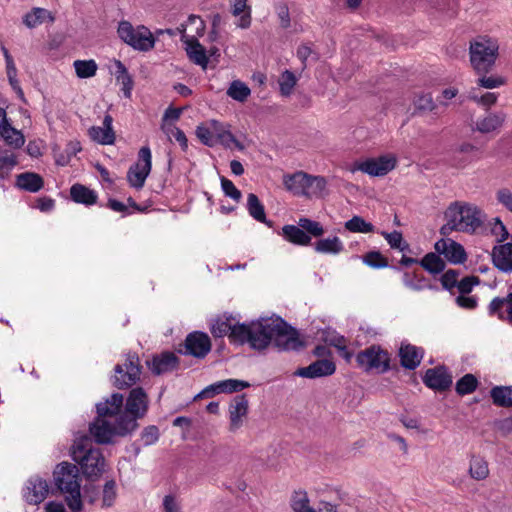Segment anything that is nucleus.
Segmentation results:
<instances>
[{
    "instance_id": "nucleus-41",
    "label": "nucleus",
    "mask_w": 512,
    "mask_h": 512,
    "mask_svg": "<svg viewBox=\"0 0 512 512\" xmlns=\"http://www.w3.org/2000/svg\"><path fill=\"white\" fill-rule=\"evenodd\" d=\"M16 185L20 189L35 193L43 187V179L36 173L26 172L17 176Z\"/></svg>"
},
{
    "instance_id": "nucleus-64",
    "label": "nucleus",
    "mask_w": 512,
    "mask_h": 512,
    "mask_svg": "<svg viewBox=\"0 0 512 512\" xmlns=\"http://www.w3.org/2000/svg\"><path fill=\"white\" fill-rule=\"evenodd\" d=\"M162 512H182L179 500L172 495H166L162 501Z\"/></svg>"
},
{
    "instance_id": "nucleus-37",
    "label": "nucleus",
    "mask_w": 512,
    "mask_h": 512,
    "mask_svg": "<svg viewBox=\"0 0 512 512\" xmlns=\"http://www.w3.org/2000/svg\"><path fill=\"white\" fill-rule=\"evenodd\" d=\"M455 154L457 156H462L457 165L459 167H465L467 164L479 160L481 152L475 144L471 142H462L455 149Z\"/></svg>"
},
{
    "instance_id": "nucleus-38",
    "label": "nucleus",
    "mask_w": 512,
    "mask_h": 512,
    "mask_svg": "<svg viewBox=\"0 0 512 512\" xmlns=\"http://www.w3.org/2000/svg\"><path fill=\"white\" fill-rule=\"evenodd\" d=\"M246 208L254 220L266 224L268 227L272 226V222L266 217L264 205L254 193L248 194Z\"/></svg>"
},
{
    "instance_id": "nucleus-29",
    "label": "nucleus",
    "mask_w": 512,
    "mask_h": 512,
    "mask_svg": "<svg viewBox=\"0 0 512 512\" xmlns=\"http://www.w3.org/2000/svg\"><path fill=\"white\" fill-rule=\"evenodd\" d=\"M424 356V350L421 347L409 343H402L399 349L401 365L410 370L416 369Z\"/></svg>"
},
{
    "instance_id": "nucleus-11",
    "label": "nucleus",
    "mask_w": 512,
    "mask_h": 512,
    "mask_svg": "<svg viewBox=\"0 0 512 512\" xmlns=\"http://www.w3.org/2000/svg\"><path fill=\"white\" fill-rule=\"evenodd\" d=\"M356 361L366 372L385 373L390 368L388 352L378 345H372L359 352Z\"/></svg>"
},
{
    "instance_id": "nucleus-62",
    "label": "nucleus",
    "mask_w": 512,
    "mask_h": 512,
    "mask_svg": "<svg viewBox=\"0 0 512 512\" xmlns=\"http://www.w3.org/2000/svg\"><path fill=\"white\" fill-rule=\"evenodd\" d=\"M363 262L366 265L373 267V268H381V267H385L387 265L385 258L379 252H376V251L367 253L363 257Z\"/></svg>"
},
{
    "instance_id": "nucleus-54",
    "label": "nucleus",
    "mask_w": 512,
    "mask_h": 512,
    "mask_svg": "<svg viewBox=\"0 0 512 512\" xmlns=\"http://www.w3.org/2000/svg\"><path fill=\"white\" fill-rule=\"evenodd\" d=\"M488 227L491 234L497 238V241L503 242L509 238L508 230L499 217L492 218L488 223Z\"/></svg>"
},
{
    "instance_id": "nucleus-13",
    "label": "nucleus",
    "mask_w": 512,
    "mask_h": 512,
    "mask_svg": "<svg viewBox=\"0 0 512 512\" xmlns=\"http://www.w3.org/2000/svg\"><path fill=\"white\" fill-rule=\"evenodd\" d=\"M113 385L118 389H125L135 384L141 374L139 358L135 354H129L123 365L115 366Z\"/></svg>"
},
{
    "instance_id": "nucleus-42",
    "label": "nucleus",
    "mask_w": 512,
    "mask_h": 512,
    "mask_svg": "<svg viewBox=\"0 0 512 512\" xmlns=\"http://www.w3.org/2000/svg\"><path fill=\"white\" fill-rule=\"evenodd\" d=\"M47 19L50 22L54 21V17L48 10L43 8H34L24 16L23 22L28 28H35L44 23Z\"/></svg>"
},
{
    "instance_id": "nucleus-60",
    "label": "nucleus",
    "mask_w": 512,
    "mask_h": 512,
    "mask_svg": "<svg viewBox=\"0 0 512 512\" xmlns=\"http://www.w3.org/2000/svg\"><path fill=\"white\" fill-rule=\"evenodd\" d=\"M481 75L482 76L477 81L480 87L486 89H494L505 84V79L501 76H485V74Z\"/></svg>"
},
{
    "instance_id": "nucleus-34",
    "label": "nucleus",
    "mask_w": 512,
    "mask_h": 512,
    "mask_svg": "<svg viewBox=\"0 0 512 512\" xmlns=\"http://www.w3.org/2000/svg\"><path fill=\"white\" fill-rule=\"evenodd\" d=\"M112 73L118 83L122 85V91L125 97L130 98L133 89V80L127 71L125 65L118 59L112 61Z\"/></svg>"
},
{
    "instance_id": "nucleus-59",
    "label": "nucleus",
    "mask_w": 512,
    "mask_h": 512,
    "mask_svg": "<svg viewBox=\"0 0 512 512\" xmlns=\"http://www.w3.org/2000/svg\"><path fill=\"white\" fill-rule=\"evenodd\" d=\"M469 99L486 108H490L494 104H496L498 99V94L494 92H487L482 96L476 95L473 91L469 94Z\"/></svg>"
},
{
    "instance_id": "nucleus-2",
    "label": "nucleus",
    "mask_w": 512,
    "mask_h": 512,
    "mask_svg": "<svg viewBox=\"0 0 512 512\" xmlns=\"http://www.w3.org/2000/svg\"><path fill=\"white\" fill-rule=\"evenodd\" d=\"M53 480L56 487L66 494L65 500L70 510L80 512L82 510V500L78 467L69 462H61L53 471Z\"/></svg>"
},
{
    "instance_id": "nucleus-40",
    "label": "nucleus",
    "mask_w": 512,
    "mask_h": 512,
    "mask_svg": "<svg viewBox=\"0 0 512 512\" xmlns=\"http://www.w3.org/2000/svg\"><path fill=\"white\" fill-rule=\"evenodd\" d=\"M70 196L76 203L93 205L97 201V193L81 184H74L70 189Z\"/></svg>"
},
{
    "instance_id": "nucleus-51",
    "label": "nucleus",
    "mask_w": 512,
    "mask_h": 512,
    "mask_svg": "<svg viewBox=\"0 0 512 512\" xmlns=\"http://www.w3.org/2000/svg\"><path fill=\"white\" fill-rule=\"evenodd\" d=\"M291 507L294 512H316V510L310 505L307 493L303 491L295 492L293 494Z\"/></svg>"
},
{
    "instance_id": "nucleus-32",
    "label": "nucleus",
    "mask_w": 512,
    "mask_h": 512,
    "mask_svg": "<svg viewBox=\"0 0 512 512\" xmlns=\"http://www.w3.org/2000/svg\"><path fill=\"white\" fill-rule=\"evenodd\" d=\"M212 132L214 134L215 145L220 143L227 148H231L234 145L238 149H243V146L234 137L227 126L220 123L219 121L212 120Z\"/></svg>"
},
{
    "instance_id": "nucleus-6",
    "label": "nucleus",
    "mask_w": 512,
    "mask_h": 512,
    "mask_svg": "<svg viewBox=\"0 0 512 512\" xmlns=\"http://www.w3.org/2000/svg\"><path fill=\"white\" fill-rule=\"evenodd\" d=\"M499 55L498 40L478 36L470 42L469 56L472 68L477 74H487L494 67Z\"/></svg>"
},
{
    "instance_id": "nucleus-5",
    "label": "nucleus",
    "mask_w": 512,
    "mask_h": 512,
    "mask_svg": "<svg viewBox=\"0 0 512 512\" xmlns=\"http://www.w3.org/2000/svg\"><path fill=\"white\" fill-rule=\"evenodd\" d=\"M72 459L78 463L87 478H97L105 471L106 461L100 449L93 448L87 436L74 440L71 448Z\"/></svg>"
},
{
    "instance_id": "nucleus-27",
    "label": "nucleus",
    "mask_w": 512,
    "mask_h": 512,
    "mask_svg": "<svg viewBox=\"0 0 512 512\" xmlns=\"http://www.w3.org/2000/svg\"><path fill=\"white\" fill-rule=\"evenodd\" d=\"M249 386L250 384L243 380L226 379L207 386L198 396H214L220 393L238 392Z\"/></svg>"
},
{
    "instance_id": "nucleus-43",
    "label": "nucleus",
    "mask_w": 512,
    "mask_h": 512,
    "mask_svg": "<svg viewBox=\"0 0 512 512\" xmlns=\"http://www.w3.org/2000/svg\"><path fill=\"white\" fill-rule=\"evenodd\" d=\"M490 394L493 403L497 406H512V386H496L492 388Z\"/></svg>"
},
{
    "instance_id": "nucleus-47",
    "label": "nucleus",
    "mask_w": 512,
    "mask_h": 512,
    "mask_svg": "<svg viewBox=\"0 0 512 512\" xmlns=\"http://www.w3.org/2000/svg\"><path fill=\"white\" fill-rule=\"evenodd\" d=\"M76 75L81 78H91L95 76L98 66L95 60H76L73 63Z\"/></svg>"
},
{
    "instance_id": "nucleus-52",
    "label": "nucleus",
    "mask_w": 512,
    "mask_h": 512,
    "mask_svg": "<svg viewBox=\"0 0 512 512\" xmlns=\"http://www.w3.org/2000/svg\"><path fill=\"white\" fill-rule=\"evenodd\" d=\"M161 129L170 140L174 138L180 144L182 150L185 151L187 149L188 140L181 129L174 126L172 123H162Z\"/></svg>"
},
{
    "instance_id": "nucleus-25",
    "label": "nucleus",
    "mask_w": 512,
    "mask_h": 512,
    "mask_svg": "<svg viewBox=\"0 0 512 512\" xmlns=\"http://www.w3.org/2000/svg\"><path fill=\"white\" fill-rule=\"evenodd\" d=\"M423 382L431 389L444 391L451 386L452 377L444 367H436L426 371Z\"/></svg>"
},
{
    "instance_id": "nucleus-8",
    "label": "nucleus",
    "mask_w": 512,
    "mask_h": 512,
    "mask_svg": "<svg viewBox=\"0 0 512 512\" xmlns=\"http://www.w3.org/2000/svg\"><path fill=\"white\" fill-rule=\"evenodd\" d=\"M117 35L125 44L140 52L152 50L156 43L149 28L144 25L133 26L127 20L118 23Z\"/></svg>"
},
{
    "instance_id": "nucleus-19",
    "label": "nucleus",
    "mask_w": 512,
    "mask_h": 512,
    "mask_svg": "<svg viewBox=\"0 0 512 512\" xmlns=\"http://www.w3.org/2000/svg\"><path fill=\"white\" fill-rule=\"evenodd\" d=\"M435 250L453 264H462L467 254L464 247L452 239H440L435 243Z\"/></svg>"
},
{
    "instance_id": "nucleus-36",
    "label": "nucleus",
    "mask_w": 512,
    "mask_h": 512,
    "mask_svg": "<svg viewBox=\"0 0 512 512\" xmlns=\"http://www.w3.org/2000/svg\"><path fill=\"white\" fill-rule=\"evenodd\" d=\"M314 250L321 254L338 255L344 251V244L338 236L322 238L314 243Z\"/></svg>"
},
{
    "instance_id": "nucleus-23",
    "label": "nucleus",
    "mask_w": 512,
    "mask_h": 512,
    "mask_svg": "<svg viewBox=\"0 0 512 512\" xmlns=\"http://www.w3.org/2000/svg\"><path fill=\"white\" fill-rule=\"evenodd\" d=\"M0 136L7 145L14 148H20L25 143L23 134L12 127L7 118L6 111L2 107H0Z\"/></svg>"
},
{
    "instance_id": "nucleus-3",
    "label": "nucleus",
    "mask_w": 512,
    "mask_h": 512,
    "mask_svg": "<svg viewBox=\"0 0 512 512\" xmlns=\"http://www.w3.org/2000/svg\"><path fill=\"white\" fill-rule=\"evenodd\" d=\"M277 328L276 318H262L249 324L242 323L234 335L237 336V343H248L252 349L262 351L272 344L273 332Z\"/></svg>"
},
{
    "instance_id": "nucleus-15",
    "label": "nucleus",
    "mask_w": 512,
    "mask_h": 512,
    "mask_svg": "<svg viewBox=\"0 0 512 512\" xmlns=\"http://www.w3.org/2000/svg\"><path fill=\"white\" fill-rule=\"evenodd\" d=\"M507 119L503 111H489L479 117L470 125L472 132H478L484 135H496L500 133Z\"/></svg>"
},
{
    "instance_id": "nucleus-61",
    "label": "nucleus",
    "mask_w": 512,
    "mask_h": 512,
    "mask_svg": "<svg viewBox=\"0 0 512 512\" xmlns=\"http://www.w3.org/2000/svg\"><path fill=\"white\" fill-rule=\"evenodd\" d=\"M221 187L226 196L232 198L237 202L240 201L242 196L241 192L231 180L224 177L221 178Z\"/></svg>"
},
{
    "instance_id": "nucleus-10",
    "label": "nucleus",
    "mask_w": 512,
    "mask_h": 512,
    "mask_svg": "<svg viewBox=\"0 0 512 512\" xmlns=\"http://www.w3.org/2000/svg\"><path fill=\"white\" fill-rule=\"evenodd\" d=\"M397 162L395 154L386 153L378 157L356 160L347 167V170L353 174L360 171L370 177H383L395 169Z\"/></svg>"
},
{
    "instance_id": "nucleus-4",
    "label": "nucleus",
    "mask_w": 512,
    "mask_h": 512,
    "mask_svg": "<svg viewBox=\"0 0 512 512\" xmlns=\"http://www.w3.org/2000/svg\"><path fill=\"white\" fill-rule=\"evenodd\" d=\"M283 185L295 196L308 199H322L329 193L328 181L324 176L311 175L303 171L284 175Z\"/></svg>"
},
{
    "instance_id": "nucleus-30",
    "label": "nucleus",
    "mask_w": 512,
    "mask_h": 512,
    "mask_svg": "<svg viewBox=\"0 0 512 512\" xmlns=\"http://www.w3.org/2000/svg\"><path fill=\"white\" fill-rule=\"evenodd\" d=\"M492 258L495 266L501 271H512V242L494 247Z\"/></svg>"
},
{
    "instance_id": "nucleus-14",
    "label": "nucleus",
    "mask_w": 512,
    "mask_h": 512,
    "mask_svg": "<svg viewBox=\"0 0 512 512\" xmlns=\"http://www.w3.org/2000/svg\"><path fill=\"white\" fill-rule=\"evenodd\" d=\"M152 167V155L149 147H142L138 153V161L129 168L127 180L129 184L136 188H142L146 178L150 174Z\"/></svg>"
},
{
    "instance_id": "nucleus-56",
    "label": "nucleus",
    "mask_w": 512,
    "mask_h": 512,
    "mask_svg": "<svg viewBox=\"0 0 512 512\" xmlns=\"http://www.w3.org/2000/svg\"><path fill=\"white\" fill-rule=\"evenodd\" d=\"M381 234L386 239L391 248L398 249L400 251H405L408 249V243L404 241L401 232H382Z\"/></svg>"
},
{
    "instance_id": "nucleus-21",
    "label": "nucleus",
    "mask_w": 512,
    "mask_h": 512,
    "mask_svg": "<svg viewBox=\"0 0 512 512\" xmlns=\"http://www.w3.org/2000/svg\"><path fill=\"white\" fill-rule=\"evenodd\" d=\"M248 413V400L244 395L237 396L229 406V431L237 432Z\"/></svg>"
},
{
    "instance_id": "nucleus-50",
    "label": "nucleus",
    "mask_w": 512,
    "mask_h": 512,
    "mask_svg": "<svg viewBox=\"0 0 512 512\" xmlns=\"http://www.w3.org/2000/svg\"><path fill=\"white\" fill-rule=\"evenodd\" d=\"M181 25L186 26V34L188 37H198L203 36L205 31V22L197 15H190L186 21V23H182Z\"/></svg>"
},
{
    "instance_id": "nucleus-20",
    "label": "nucleus",
    "mask_w": 512,
    "mask_h": 512,
    "mask_svg": "<svg viewBox=\"0 0 512 512\" xmlns=\"http://www.w3.org/2000/svg\"><path fill=\"white\" fill-rule=\"evenodd\" d=\"M186 353L197 358H204L211 350V341L204 332L190 333L185 340Z\"/></svg>"
},
{
    "instance_id": "nucleus-26",
    "label": "nucleus",
    "mask_w": 512,
    "mask_h": 512,
    "mask_svg": "<svg viewBox=\"0 0 512 512\" xmlns=\"http://www.w3.org/2000/svg\"><path fill=\"white\" fill-rule=\"evenodd\" d=\"M123 400L124 398L122 394L114 393L105 402L98 403L96 406L98 417L116 422V419H119L121 415H125L124 413H121Z\"/></svg>"
},
{
    "instance_id": "nucleus-45",
    "label": "nucleus",
    "mask_w": 512,
    "mask_h": 512,
    "mask_svg": "<svg viewBox=\"0 0 512 512\" xmlns=\"http://www.w3.org/2000/svg\"><path fill=\"white\" fill-rule=\"evenodd\" d=\"M419 264L431 274H438L445 268V262L436 253L426 254L424 258L419 261Z\"/></svg>"
},
{
    "instance_id": "nucleus-39",
    "label": "nucleus",
    "mask_w": 512,
    "mask_h": 512,
    "mask_svg": "<svg viewBox=\"0 0 512 512\" xmlns=\"http://www.w3.org/2000/svg\"><path fill=\"white\" fill-rule=\"evenodd\" d=\"M231 12L234 16H240L237 27L247 29L251 25V8L247 0H230Z\"/></svg>"
},
{
    "instance_id": "nucleus-1",
    "label": "nucleus",
    "mask_w": 512,
    "mask_h": 512,
    "mask_svg": "<svg viewBox=\"0 0 512 512\" xmlns=\"http://www.w3.org/2000/svg\"><path fill=\"white\" fill-rule=\"evenodd\" d=\"M446 223L441 227L442 235L452 231L474 234L484 225L485 212L476 204L466 201H455L445 211Z\"/></svg>"
},
{
    "instance_id": "nucleus-58",
    "label": "nucleus",
    "mask_w": 512,
    "mask_h": 512,
    "mask_svg": "<svg viewBox=\"0 0 512 512\" xmlns=\"http://www.w3.org/2000/svg\"><path fill=\"white\" fill-rule=\"evenodd\" d=\"M116 484L113 480L107 481L102 492V507H111L116 500Z\"/></svg>"
},
{
    "instance_id": "nucleus-28",
    "label": "nucleus",
    "mask_w": 512,
    "mask_h": 512,
    "mask_svg": "<svg viewBox=\"0 0 512 512\" xmlns=\"http://www.w3.org/2000/svg\"><path fill=\"white\" fill-rule=\"evenodd\" d=\"M113 119L106 115L102 126H92L88 133L90 138L101 145H111L115 141V133L112 128Z\"/></svg>"
},
{
    "instance_id": "nucleus-46",
    "label": "nucleus",
    "mask_w": 512,
    "mask_h": 512,
    "mask_svg": "<svg viewBox=\"0 0 512 512\" xmlns=\"http://www.w3.org/2000/svg\"><path fill=\"white\" fill-rule=\"evenodd\" d=\"M227 95L235 101L244 102L251 94L250 88L240 80L231 82L227 89Z\"/></svg>"
},
{
    "instance_id": "nucleus-16",
    "label": "nucleus",
    "mask_w": 512,
    "mask_h": 512,
    "mask_svg": "<svg viewBox=\"0 0 512 512\" xmlns=\"http://www.w3.org/2000/svg\"><path fill=\"white\" fill-rule=\"evenodd\" d=\"M49 494V484L47 480L39 477H30L22 490L24 500L30 505L42 503Z\"/></svg>"
},
{
    "instance_id": "nucleus-22",
    "label": "nucleus",
    "mask_w": 512,
    "mask_h": 512,
    "mask_svg": "<svg viewBox=\"0 0 512 512\" xmlns=\"http://www.w3.org/2000/svg\"><path fill=\"white\" fill-rule=\"evenodd\" d=\"M336 370L335 363L330 359H321L311 363L307 367L299 368L295 375L304 378H319L332 375Z\"/></svg>"
},
{
    "instance_id": "nucleus-17",
    "label": "nucleus",
    "mask_w": 512,
    "mask_h": 512,
    "mask_svg": "<svg viewBox=\"0 0 512 512\" xmlns=\"http://www.w3.org/2000/svg\"><path fill=\"white\" fill-rule=\"evenodd\" d=\"M126 415L120 417H127L135 421L137 418L143 417L148 409V397L141 387L134 388L130 391L126 400ZM136 422H134V427Z\"/></svg>"
},
{
    "instance_id": "nucleus-44",
    "label": "nucleus",
    "mask_w": 512,
    "mask_h": 512,
    "mask_svg": "<svg viewBox=\"0 0 512 512\" xmlns=\"http://www.w3.org/2000/svg\"><path fill=\"white\" fill-rule=\"evenodd\" d=\"M344 228L352 233H372L375 231V227L372 223L367 222L361 216H353L351 219L344 223Z\"/></svg>"
},
{
    "instance_id": "nucleus-55",
    "label": "nucleus",
    "mask_w": 512,
    "mask_h": 512,
    "mask_svg": "<svg viewBox=\"0 0 512 512\" xmlns=\"http://www.w3.org/2000/svg\"><path fill=\"white\" fill-rule=\"evenodd\" d=\"M196 135L203 144L210 147L214 146L215 139L212 132V120L208 121L204 125L198 126L196 129Z\"/></svg>"
},
{
    "instance_id": "nucleus-7",
    "label": "nucleus",
    "mask_w": 512,
    "mask_h": 512,
    "mask_svg": "<svg viewBox=\"0 0 512 512\" xmlns=\"http://www.w3.org/2000/svg\"><path fill=\"white\" fill-rule=\"evenodd\" d=\"M133 429L134 421L127 417H119V419H116V422L97 417L89 427L91 435L99 444H108L114 436H124Z\"/></svg>"
},
{
    "instance_id": "nucleus-63",
    "label": "nucleus",
    "mask_w": 512,
    "mask_h": 512,
    "mask_svg": "<svg viewBox=\"0 0 512 512\" xmlns=\"http://www.w3.org/2000/svg\"><path fill=\"white\" fill-rule=\"evenodd\" d=\"M479 283V280L475 276H468L464 277L461 280L458 281L457 289L460 293V295H467L469 294L473 287Z\"/></svg>"
},
{
    "instance_id": "nucleus-18",
    "label": "nucleus",
    "mask_w": 512,
    "mask_h": 512,
    "mask_svg": "<svg viewBox=\"0 0 512 512\" xmlns=\"http://www.w3.org/2000/svg\"><path fill=\"white\" fill-rule=\"evenodd\" d=\"M177 30L181 35V40L185 44V50L187 52L189 59L193 63L201 66L203 69H206L208 65V57L206 55L205 48L199 43L198 39H196L195 37H188V34H186L185 25H179L177 27Z\"/></svg>"
},
{
    "instance_id": "nucleus-35",
    "label": "nucleus",
    "mask_w": 512,
    "mask_h": 512,
    "mask_svg": "<svg viewBox=\"0 0 512 512\" xmlns=\"http://www.w3.org/2000/svg\"><path fill=\"white\" fill-rule=\"evenodd\" d=\"M488 462L480 455H471L469 459L468 474L476 481H482L489 477Z\"/></svg>"
},
{
    "instance_id": "nucleus-53",
    "label": "nucleus",
    "mask_w": 512,
    "mask_h": 512,
    "mask_svg": "<svg viewBox=\"0 0 512 512\" xmlns=\"http://www.w3.org/2000/svg\"><path fill=\"white\" fill-rule=\"evenodd\" d=\"M478 381L472 374H466L456 383V391L460 395L472 393L477 388Z\"/></svg>"
},
{
    "instance_id": "nucleus-12",
    "label": "nucleus",
    "mask_w": 512,
    "mask_h": 512,
    "mask_svg": "<svg viewBox=\"0 0 512 512\" xmlns=\"http://www.w3.org/2000/svg\"><path fill=\"white\" fill-rule=\"evenodd\" d=\"M276 326L278 328L273 332L272 344L279 351H296L304 346L297 330L280 317H276Z\"/></svg>"
},
{
    "instance_id": "nucleus-48",
    "label": "nucleus",
    "mask_w": 512,
    "mask_h": 512,
    "mask_svg": "<svg viewBox=\"0 0 512 512\" xmlns=\"http://www.w3.org/2000/svg\"><path fill=\"white\" fill-rule=\"evenodd\" d=\"M404 286L412 291H422L430 288L429 282L416 273L405 272L402 277Z\"/></svg>"
},
{
    "instance_id": "nucleus-57",
    "label": "nucleus",
    "mask_w": 512,
    "mask_h": 512,
    "mask_svg": "<svg viewBox=\"0 0 512 512\" xmlns=\"http://www.w3.org/2000/svg\"><path fill=\"white\" fill-rule=\"evenodd\" d=\"M495 199L498 205L512 213V191L509 188L502 187L498 189L495 193Z\"/></svg>"
},
{
    "instance_id": "nucleus-49",
    "label": "nucleus",
    "mask_w": 512,
    "mask_h": 512,
    "mask_svg": "<svg viewBox=\"0 0 512 512\" xmlns=\"http://www.w3.org/2000/svg\"><path fill=\"white\" fill-rule=\"evenodd\" d=\"M297 81L298 79L292 71H283L278 79L281 95L286 97L290 96L293 92L294 87L297 84Z\"/></svg>"
},
{
    "instance_id": "nucleus-33",
    "label": "nucleus",
    "mask_w": 512,
    "mask_h": 512,
    "mask_svg": "<svg viewBox=\"0 0 512 512\" xmlns=\"http://www.w3.org/2000/svg\"><path fill=\"white\" fill-rule=\"evenodd\" d=\"M489 313L512 325V293L505 298H494L489 305Z\"/></svg>"
},
{
    "instance_id": "nucleus-24",
    "label": "nucleus",
    "mask_w": 512,
    "mask_h": 512,
    "mask_svg": "<svg viewBox=\"0 0 512 512\" xmlns=\"http://www.w3.org/2000/svg\"><path fill=\"white\" fill-rule=\"evenodd\" d=\"M240 326L241 324L234 317L223 315L211 322L210 330L215 337L228 335L232 342L237 343V336L234 335V331Z\"/></svg>"
},
{
    "instance_id": "nucleus-31",
    "label": "nucleus",
    "mask_w": 512,
    "mask_h": 512,
    "mask_svg": "<svg viewBox=\"0 0 512 512\" xmlns=\"http://www.w3.org/2000/svg\"><path fill=\"white\" fill-rule=\"evenodd\" d=\"M147 365L154 374L160 375L172 371L177 366V357L171 352H165L147 361Z\"/></svg>"
},
{
    "instance_id": "nucleus-9",
    "label": "nucleus",
    "mask_w": 512,
    "mask_h": 512,
    "mask_svg": "<svg viewBox=\"0 0 512 512\" xmlns=\"http://www.w3.org/2000/svg\"><path fill=\"white\" fill-rule=\"evenodd\" d=\"M325 230L323 226L314 220L301 217L297 225H285L282 227L283 238L294 245L309 246L312 237H321Z\"/></svg>"
}]
</instances>
